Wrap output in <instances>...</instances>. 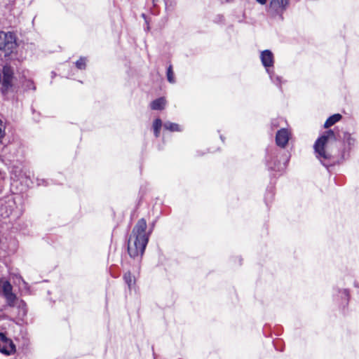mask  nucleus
<instances>
[{
    "label": "nucleus",
    "mask_w": 359,
    "mask_h": 359,
    "mask_svg": "<svg viewBox=\"0 0 359 359\" xmlns=\"http://www.w3.org/2000/svg\"><path fill=\"white\" fill-rule=\"evenodd\" d=\"M153 1H154L155 0H153Z\"/></svg>",
    "instance_id": "nucleus-25"
},
{
    "label": "nucleus",
    "mask_w": 359,
    "mask_h": 359,
    "mask_svg": "<svg viewBox=\"0 0 359 359\" xmlns=\"http://www.w3.org/2000/svg\"><path fill=\"white\" fill-rule=\"evenodd\" d=\"M6 297L7 302L9 305H13L16 299V296L12 292L10 294H7L4 295Z\"/></svg>",
    "instance_id": "nucleus-17"
},
{
    "label": "nucleus",
    "mask_w": 359,
    "mask_h": 359,
    "mask_svg": "<svg viewBox=\"0 0 359 359\" xmlns=\"http://www.w3.org/2000/svg\"><path fill=\"white\" fill-rule=\"evenodd\" d=\"M125 282L128 284V285L130 287L131 285L134 283V280L130 274V273H126L123 276Z\"/></svg>",
    "instance_id": "nucleus-15"
},
{
    "label": "nucleus",
    "mask_w": 359,
    "mask_h": 359,
    "mask_svg": "<svg viewBox=\"0 0 359 359\" xmlns=\"http://www.w3.org/2000/svg\"><path fill=\"white\" fill-rule=\"evenodd\" d=\"M5 124L3 121L0 118V142L5 136Z\"/></svg>",
    "instance_id": "nucleus-19"
},
{
    "label": "nucleus",
    "mask_w": 359,
    "mask_h": 359,
    "mask_svg": "<svg viewBox=\"0 0 359 359\" xmlns=\"http://www.w3.org/2000/svg\"><path fill=\"white\" fill-rule=\"evenodd\" d=\"M165 103V100L163 97H160L151 103V108L153 110H161L164 108Z\"/></svg>",
    "instance_id": "nucleus-10"
},
{
    "label": "nucleus",
    "mask_w": 359,
    "mask_h": 359,
    "mask_svg": "<svg viewBox=\"0 0 359 359\" xmlns=\"http://www.w3.org/2000/svg\"><path fill=\"white\" fill-rule=\"evenodd\" d=\"M341 118V115L339 114H335L329 117L324 124L325 128H328L333 126L335 123L338 122Z\"/></svg>",
    "instance_id": "nucleus-11"
},
{
    "label": "nucleus",
    "mask_w": 359,
    "mask_h": 359,
    "mask_svg": "<svg viewBox=\"0 0 359 359\" xmlns=\"http://www.w3.org/2000/svg\"><path fill=\"white\" fill-rule=\"evenodd\" d=\"M15 202L13 199H8L0 206V216L3 218L9 217L15 211Z\"/></svg>",
    "instance_id": "nucleus-6"
},
{
    "label": "nucleus",
    "mask_w": 359,
    "mask_h": 359,
    "mask_svg": "<svg viewBox=\"0 0 359 359\" xmlns=\"http://www.w3.org/2000/svg\"><path fill=\"white\" fill-rule=\"evenodd\" d=\"M290 133L287 129L283 128L278 130L276 136V142L277 145L284 148L290 139Z\"/></svg>",
    "instance_id": "nucleus-7"
},
{
    "label": "nucleus",
    "mask_w": 359,
    "mask_h": 359,
    "mask_svg": "<svg viewBox=\"0 0 359 359\" xmlns=\"http://www.w3.org/2000/svg\"><path fill=\"white\" fill-rule=\"evenodd\" d=\"M147 226L144 219L138 220L134 226L128 244V251L130 257H136L143 255L150 234V232L146 231Z\"/></svg>",
    "instance_id": "nucleus-1"
},
{
    "label": "nucleus",
    "mask_w": 359,
    "mask_h": 359,
    "mask_svg": "<svg viewBox=\"0 0 359 359\" xmlns=\"http://www.w3.org/2000/svg\"><path fill=\"white\" fill-rule=\"evenodd\" d=\"M258 3H259L260 4H265L266 3V0H256Z\"/></svg>",
    "instance_id": "nucleus-22"
},
{
    "label": "nucleus",
    "mask_w": 359,
    "mask_h": 359,
    "mask_svg": "<svg viewBox=\"0 0 359 359\" xmlns=\"http://www.w3.org/2000/svg\"><path fill=\"white\" fill-rule=\"evenodd\" d=\"M167 79L168 81L171 83H174L175 82L174 72L172 71V67L171 65H170L167 69Z\"/></svg>",
    "instance_id": "nucleus-14"
},
{
    "label": "nucleus",
    "mask_w": 359,
    "mask_h": 359,
    "mask_svg": "<svg viewBox=\"0 0 359 359\" xmlns=\"http://www.w3.org/2000/svg\"><path fill=\"white\" fill-rule=\"evenodd\" d=\"M0 352L6 355L15 352V346L13 341L3 333H0Z\"/></svg>",
    "instance_id": "nucleus-5"
},
{
    "label": "nucleus",
    "mask_w": 359,
    "mask_h": 359,
    "mask_svg": "<svg viewBox=\"0 0 359 359\" xmlns=\"http://www.w3.org/2000/svg\"><path fill=\"white\" fill-rule=\"evenodd\" d=\"M3 73L4 76L2 78V82L3 84L8 87L11 85V81L12 79L13 75V71L10 67L5 66L4 67L3 72H1V74Z\"/></svg>",
    "instance_id": "nucleus-9"
},
{
    "label": "nucleus",
    "mask_w": 359,
    "mask_h": 359,
    "mask_svg": "<svg viewBox=\"0 0 359 359\" xmlns=\"http://www.w3.org/2000/svg\"><path fill=\"white\" fill-rule=\"evenodd\" d=\"M16 48V41L11 32H0V54L9 55Z\"/></svg>",
    "instance_id": "nucleus-3"
},
{
    "label": "nucleus",
    "mask_w": 359,
    "mask_h": 359,
    "mask_svg": "<svg viewBox=\"0 0 359 359\" xmlns=\"http://www.w3.org/2000/svg\"><path fill=\"white\" fill-rule=\"evenodd\" d=\"M163 126H164L165 129L170 130V131H180L181 130L180 126L178 124L171 123V122L165 123Z\"/></svg>",
    "instance_id": "nucleus-12"
},
{
    "label": "nucleus",
    "mask_w": 359,
    "mask_h": 359,
    "mask_svg": "<svg viewBox=\"0 0 359 359\" xmlns=\"http://www.w3.org/2000/svg\"><path fill=\"white\" fill-rule=\"evenodd\" d=\"M86 58L81 57L76 62V67L80 69H84L86 67Z\"/></svg>",
    "instance_id": "nucleus-18"
},
{
    "label": "nucleus",
    "mask_w": 359,
    "mask_h": 359,
    "mask_svg": "<svg viewBox=\"0 0 359 359\" xmlns=\"http://www.w3.org/2000/svg\"><path fill=\"white\" fill-rule=\"evenodd\" d=\"M4 295L12 293V286L8 282H5L3 285Z\"/></svg>",
    "instance_id": "nucleus-16"
},
{
    "label": "nucleus",
    "mask_w": 359,
    "mask_h": 359,
    "mask_svg": "<svg viewBox=\"0 0 359 359\" xmlns=\"http://www.w3.org/2000/svg\"><path fill=\"white\" fill-rule=\"evenodd\" d=\"M162 126V121L159 118H156L153 124L154 132L156 137H158L161 128Z\"/></svg>",
    "instance_id": "nucleus-13"
},
{
    "label": "nucleus",
    "mask_w": 359,
    "mask_h": 359,
    "mask_svg": "<svg viewBox=\"0 0 359 359\" xmlns=\"http://www.w3.org/2000/svg\"><path fill=\"white\" fill-rule=\"evenodd\" d=\"M335 135L334 131L329 130L326 131L321 137H320L314 144V150L316 154V157L320 162L327 166L325 161L330 158V154L325 149V147L330 139H334Z\"/></svg>",
    "instance_id": "nucleus-2"
},
{
    "label": "nucleus",
    "mask_w": 359,
    "mask_h": 359,
    "mask_svg": "<svg viewBox=\"0 0 359 359\" xmlns=\"http://www.w3.org/2000/svg\"><path fill=\"white\" fill-rule=\"evenodd\" d=\"M27 283L22 279L21 278H19V286L20 287H24L25 289H27Z\"/></svg>",
    "instance_id": "nucleus-21"
},
{
    "label": "nucleus",
    "mask_w": 359,
    "mask_h": 359,
    "mask_svg": "<svg viewBox=\"0 0 359 359\" xmlns=\"http://www.w3.org/2000/svg\"><path fill=\"white\" fill-rule=\"evenodd\" d=\"M344 294L345 296L348 297V291L346 290H344Z\"/></svg>",
    "instance_id": "nucleus-23"
},
{
    "label": "nucleus",
    "mask_w": 359,
    "mask_h": 359,
    "mask_svg": "<svg viewBox=\"0 0 359 359\" xmlns=\"http://www.w3.org/2000/svg\"><path fill=\"white\" fill-rule=\"evenodd\" d=\"M289 0H271L269 9L277 13H281L287 8Z\"/></svg>",
    "instance_id": "nucleus-8"
},
{
    "label": "nucleus",
    "mask_w": 359,
    "mask_h": 359,
    "mask_svg": "<svg viewBox=\"0 0 359 359\" xmlns=\"http://www.w3.org/2000/svg\"><path fill=\"white\" fill-rule=\"evenodd\" d=\"M344 140L349 144H352L354 142V140L351 137V135L348 133H345L344 136Z\"/></svg>",
    "instance_id": "nucleus-20"
},
{
    "label": "nucleus",
    "mask_w": 359,
    "mask_h": 359,
    "mask_svg": "<svg viewBox=\"0 0 359 359\" xmlns=\"http://www.w3.org/2000/svg\"><path fill=\"white\" fill-rule=\"evenodd\" d=\"M271 169H273L274 170H276V168H273V167H270Z\"/></svg>",
    "instance_id": "nucleus-24"
},
{
    "label": "nucleus",
    "mask_w": 359,
    "mask_h": 359,
    "mask_svg": "<svg viewBox=\"0 0 359 359\" xmlns=\"http://www.w3.org/2000/svg\"><path fill=\"white\" fill-rule=\"evenodd\" d=\"M260 59L262 65L266 67V72L269 74L271 81L276 84L281 83V78L278 76H276L273 72H271L269 69L273 66V55L269 50H265L261 52Z\"/></svg>",
    "instance_id": "nucleus-4"
}]
</instances>
